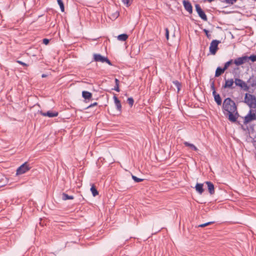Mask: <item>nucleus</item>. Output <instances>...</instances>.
I'll return each instance as SVG.
<instances>
[{
	"label": "nucleus",
	"instance_id": "f257e3e1",
	"mask_svg": "<svg viewBox=\"0 0 256 256\" xmlns=\"http://www.w3.org/2000/svg\"><path fill=\"white\" fill-rule=\"evenodd\" d=\"M222 107L223 109L228 112H234L237 110L235 102L230 98H226L224 100Z\"/></svg>",
	"mask_w": 256,
	"mask_h": 256
},
{
	"label": "nucleus",
	"instance_id": "f03ea898",
	"mask_svg": "<svg viewBox=\"0 0 256 256\" xmlns=\"http://www.w3.org/2000/svg\"><path fill=\"white\" fill-rule=\"evenodd\" d=\"M244 102L250 108H256V97L254 95L246 94Z\"/></svg>",
	"mask_w": 256,
	"mask_h": 256
},
{
	"label": "nucleus",
	"instance_id": "7ed1b4c3",
	"mask_svg": "<svg viewBox=\"0 0 256 256\" xmlns=\"http://www.w3.org/2000/svg\"><path fill=\"white\" fill-rule=\"evenodd\" d=\"M30 166L28 162L21 165L16 170V175H20L26 173L30 169Z\"/></svg>",
	"mask_w": 256,
	"mask_h": 256
},
{
	"label": "nucleus",
	"instance_id": "20e7f679",
	"mask_svg": "<svg viewBox=\"0 0 256 256\" xmlns=\"http://www.w3.org/2000/svg\"><path fill=\"white\" fill-rule=\"evenodd\" d=\"M220 42V40H213L210 46V52L212 54H215L218 50V44Z\"/></svg>",
	"mask_w": 256,
	"mask_h": 256
},
{
	"label": "nucleus",
	"instance_id": "39448f33",
	"mask_svg": "<svg viewBox=\"0 0 256 256\" xmlns=\"http://www.w3.org/2000/svg\"><path fill=\"white\" fill-rule=\"evenodd\" d=\"M94 58L96 62H106L109 65L112 66L111 62L107 58L100 55V54H94Z\"/></svg>",
	"mask_w": 256,
	"mask_h": 256
},
{
	"label": "nucleus",
	"instance_id": "423d86ee",
	"mask_svg": "<svg viewBox=\"0 0 256 256\" xmlns=\"http://www.w3.org/2000/svg\"><path fill=\"white\" fill-rule=\"evenodd\" d=\"M256 120V114L252 112V110H250L249 113L244 117V123L248 124L250 122Z\"/></svg>",
	"mask_w": 256,
	"mask_h": 256
},
{
	"label": "nucleus",
	"instance_id": "0eeeda50",
	"mask_svg": "<svg viewBox=\"0 0 256 256\" xmlns=\"http://www.w3.org/2000/svg\"><path fill=\"white\" fill-rule=\"evenodd\" d=\"M248 62V56H243L233 60L234 64L236 66L242 65Z\"/></svg>",
	"mask_w": 256,
	"mask_h": 256
},
{
	"label": "nucleus",
	"instance_id": "6e6552de",
	"mask_svg": "<svg viewBox=\"0 0 256 256\" xmlns=\"http://www.w3.org/2000/svg\"><path fill=\"white\" fill-rule=\"evenodd\" d=\"M234 83L236 86L240 87L244 90H248V86L247 84L240 79L236 78L234 80Z\"/></svg>",
	"mask_w": 256,
	"mask_h": 256
},
{
	"label": "nucleus",
	"instance_id": "1a4fd4ad",
	"mask_svg": "<svg viewBox=\"0 0 256 256\" xmlns=\"http://www.w3.org/2000/svg\"><path fill=\"white\" fill-rule=\"evenodd\" d=\"M196 9L198 16L204 20H207V17L199 4L196 5Z\"/></svg>",
	"mask_w": 256,
	"mask_h": 256
},
{
	"label": "nucleus",
	"instance_id": "9d476101",
	"mask_svg": "<svg viewBox=\"0 0 256 256\" xmlns=\"http://www.w3.org/2000/svg\"><path fill=\"white\" fill-rule=\"evenodd\" d=\"M40 114L44 116H48L50 118L56 117L58 116V112H52L51 111H48L46 112H40Z\"/></svg>",
	"mask_w": 256,
	"mask_h": 256
},
{
	"label": "nucleus",
	"instance_id": "9b49d317",
	"mask_svg": "<svg viewBox=\"0 0 256 256\" xmlns=\"http://www.w3.org/2000/svg\"><path fill=\"white\" fill-rule=\"evenodd\" d=\"M228 120L232 122H235L238 118V113L237 110L234 112H228Z\"/></svg>",
	"mask_w": 256,
	"mask_h": 256
},
{
	"label": "nucleus",
	"instance_id": "f8f14e48",
	"mask_svg": "<svg viewBox=\"0 0 256 256\" xmlns=\"http://www.w3.org/2000/svg\"><path fill=\"white\" fill-rule=\"evenodd\" d=\"M183 4L185 9L190 14H192V8L191 4L188 1L184 0Z\"/></svg>",
	"mask_w": 256,
	"mask_h": 256
},
{
	"label": "nucleus",
	"instance_id": "ddd939ff",
	"mask_svg": "<svg viewBox=\"0 0 256 256\" xmlns=\"http://www.w3.org/2000/svg\"><path fill=\"white\" fill-rule=\"evenodd\" d=\"M206 184L208 186V188L210 194H213L214 193V185L210 182H206Z\"/></svg>",
	"mask_w": 256,
	"mask_h": 256
},
{
	"label": "nucleus",
	"instance_id": "4468645a",
	"mask_svg": "<svg viewBox=\"0 0 256 256\" xmlns=\"http://www.w3.org/2000/svg\"><path fill=\"white\" fill-rule=\"evenodd\" d=\"M234 81L233 79L231 78L230 80L225 79V84L223 86L224 88H232V86L234 84Z\"/></svg>",
	"mask_w": 256,
	"mask_h": 256
},
{
	"label": "nucleus",
	"instance_id": "2eb2a0df",
	"mask_svg": "<svg viewBox=\"0 0 256 256\" xmlns=\"http://www.w3.org/2000/svg\"><path fill=\"white\" fill-rule=\"evenodd\" d=\"M114 100L117 110L119 111H120L122 109V106L120 101L116 96H114Z\"/></svg>",
	"mask_w": 256,
	"mask_h": 256
},
{
	"label": "nucleus",
	"instance_id": "dca6fc26",
	"mask_svg": "<svg viewBox=\"0 0 256 256\" xmlns=\"http://www.w3.org/2000/svg\"><path fill=\"white\" fill-rule=\"evenodd\" d=\"M82 96L86 100H90L92 97V94L87 91H83L82 92Z\"/></svg>",
	"mask_w": 256,
	"mask_h": 256
},
{
	"label": "nucleus",
	"instance_id": "f3484780",
	"mask_svg": "<svg viewBox=\"0 0 256 256\" xmlns=\"http://www.w3.org/2000/svg\"><path fill=\"white\" fill-rule=\"evenodd\" d=\"M196 190L200 194H202L204 192L203 184H197L196 186Z\"/></svg>",
	"mask_w": 256,
	"mask_h": 256
},
{
	"label": "nucleus",
	"instance_id": "a211bd4d",
	"mask_svg": "<svg viewBox=\"0 0 256 256\" xmlns=\"http://www.w3.org/2000/svg\"><path fill=\"white\" fill-rule=\"evenodd\" d=\"M226 70L224 68H220V67H218L216 71L215 76L218 77L220 76L222 74H223Z\"/></svg>",
	"mask_w": 256,
	"mask_h": 256
},
{
	"label": "nucleus",
	"instance_id": "6ab92c4d",
	"mask_svg": "<svg viewBox=\"0 0 256 256\" xmlns=\"http://www.w3.org/2000/svg\"><path fill=\"white\" fill-rule=\"evenodd\" d=\"M184 144L185 145V146L189 147L192 150L194 151H197L198 150V148L192 144H190L187 142H185Z\"/></svg>",
	"mask_w": 256,
	"mask_h": 256
},
{
	"label": "nucleus",
	"instance_id": "aec40b11",
	"mask_svg": "<svg viewBox=\"0 0 256 256\" xmlns=\"http://www.w3.org/2000/svg\"><path fill=\"white\" fill-rule=\"evenodd\" d=\"M128 38V36L126 34H122L118 36V39L120 41H125Z\"/></svg>",
	"mask_w": 256,
	"mask_h": 256
},
{
	"label": "nucleus",
	"instance_id": "412c9836",
	"mask_svg": "<svg viewBox=\"0 0 256 256\" xmlns=\"http://www.w3.org/2000/svg\"><path fill=\"white\" fill-rule=\"evenodd\" d=\"M62 199L64 200H72L74 199V196H68L66 193H62Z\"/></svg>",
	"mask_w": 256,
	"mask_h": 256
},
{
	"label": "nucleus",
	"instance_id": "4be33fe9",
	"mask_svg": "<svg viewBox=\"0 0 256 256\" xmlns=\"http://www.w3.org/2000/svg\"><path fill=\"white\" fill-rule=\"evenodd\" d=\"M90 191L92 192V194L94 196H96L98 195V192L96 190V186L94 185H92L90 188Z\"/></svg>",
	"mask_w": 256,
	"mask_h": 256
},
{
	"label": "nucleus",
	"instance_id": "5701e85b",
	"mask_svg": "<svg viewBox=\"0 0 256 256\" xmlns=\"http://www.w3.org/2000/svg\"><path fill=\"white\" fill-rule=\"evenodd\" d=\"M214 100L216 101V102L217 103V104L218 105H221L222 104V100H221V98L220 97V96L218 94L216 96H214Z\"/></svg>",
	"mask_w": 256,
	"mask_h": 256
},
{
	"label": "nucleus",
	"instance_id": "b1692460",
	"mask_svg": "<svg viewBox=\"0 0 256 256\" xmlns=\"http://www.w3.org/2000/svg\"><path fill=\"white\" fill-rule=\"evenodd\" d=\"M58 4L60 6V10L62 12H64V2L62 0H57Z\"/></svg>",
	"mask_w": 256,
	"mask_h": 256
},
{
	"label": "nucleus",
	"instance_id": "393cba45",
	"mask_svg": "<svg viewBox=\"0 0 256 256\" xmlns=\"http://www.w3.org/2000/svg\"><path fill=\"white\" fill-rule=\"evenodd\" d=\"M173 84L177 90V92H178L181 87L180 84L178 80L174 81Z\"/></svg>",
	"mask_w": 256,
	"mask_h": 256
},
{
	"label": "nucleus",
	"instance_id": "a878e982",
	"mask_svg": "<svg viewBox=\"0 0 256 256\" xmlns=\"http://www.w3.org/2000/svg\"><path fill=\"white\" fill-rule=\"evenodd\" d=\"M7 182V180L6 178L3 176L1 180H0V186H2L6 184Z\"/></svg>",
	"mask_w": 256,
	"mask_h": 256
},
{
	"label": "nucleus",
	"instance_id": "bb28decb",
	"mask_svg": "<svg viewBox=\"0 0 256 256\" xmlns=\"http://www.w3.org/2000/svg\"><path fill=\"white\" fill-rule=\"evenodd\" d=\"M232 64H234L233 60H230L225 64L224 66V69L226 70Z\"/></svg>",
	"mask_w": 256,
	"mask_h": 256
},
{
	"label": "nucleus",
	"instance_id": "cd10ccee",
	"mask_svg": "<svg viewBox=\"0 0 256 256\" xmlns=\"http://www.w3.org/2000/svg\"><path fill=\"white\" fill-rule=\"evenodd\" d=\"M115 82H116V86H114V88L115 90L117 91L118 92H120V88H119V80L117 79H115Z\"/></svg>",
	"mask_w": 256,
	"mask_h": 256
},
{
	"label": "nucleus",
	"instance_id": "c85d7f7f",
	"mask_svg": "<svg viewBox=\"0 0 256 256\" xmlns=\"http://www.w3.org/2000/svg\"><path fill=\"white\" fill-rule=\"evenodd\" d=\"M128 103L129 104L130 107H132L133 106L134 100L132 98H128L127 100Z\"/></svg>",
	"mask_w": 256,
	"mask_h": 256
},
{
	"label": "nucleus",
	"instance_id": "c756f323",
	"mask_svg": "<svg viewBox=\"0 0 256 256\" xmlns=\"http://www.w3.org/2000/svg\"><path fill=\"white\" fill-rule=\"evenodd\" d=\"M132 178L134 180V181L136 182H141L143 180V179L138 178L134 176H132Z\"/></svg>",
	"mask_w": 256,
	"mask_h": 256
},
{
	"label": "nucleus",
	"instance_id": "7c9ffc66",
	"mask_svg": "<svg viewBox=\"0 0 256 256\" xmlns=\"http://www.w3.org/2000/svg\"><path fill=\"white\" fill-rule=\"evenodd\" d=\"M250 60L252 62H256V55H251L248 56V60Z\"/></svg>",
	"mask_w": 256,
	"mask_h": 256
},
{
	"label": "nucleus",
	"instance_id": "2f4dec72",
	"mask_svg": "<svg viewBox=\"0 0 256 256\" xmlns=\"http://www.w3.org/2000/svg\"><path fill=\"white\" fill-rule=\"evenodd\" d=\"M213 223H214V222H206V223H205V224H200V225H199L198 226V227L204 228V227H205L206 226H209L210 224H213Z\"/></svg>",
	"mask_w": 256,
	"mask_h": 256
},
{
	"label": "nucleus",
	"instance_id": "473e14b6",
	"mask_svg": "<svg viewBox=\"0 0 256 256\" xmlns=\"http://www.w3.org/2000/svg\"><path fill=\"white\" fill-rule=\"evenodd\" d=\"M122 2L126 5V6H128L130 5V0H122Z\"/></svg>",
	"mask_w": 256,
	"mask_h": 256
},
{
	"label": "nucleus",
	"instance_id": "72a5a7b5",
	"mask_svg": "<svg viewBox=\"0 0 256 256\" xmlns=\"http://www.w3.org/2000/svg\"><path fill=\"white\" fill-rule=\"evenodd\" d=\"M237 0H225L226 3L228 4H233L236 2Z\"/></svg>",
	"mask_w": 256,
	"mask_h": 256
},
{
	"label": "nucleus",
	"instance_id": "f704fd0d",
	"mask_svg": "<svg viewBox=\"0 0 256 256\" xmlns=\"http://www.w3.org/2000/svg\"><path fill=\"white\" fill-rule=\"evenodd\" d=\"M203 30L205 32L208 38H210L211 36L210 34H208V30H206V29H204Z\"/></svg>",
	"mask_w": 256,
	"mask_h": 256
},
{
	"label": "nucleus",
	"instance_id": "c9c22d12",
	"mask_svg": "<svg viewBox=\"0 0 256 256\" xmlns=\"http://www.w3.org/2000/svg\"><path fill=\"white\" fill-rule=\"evenodd\" d=\"M166 30V36L167 40H168L169 38V31L168 28L165 29Z\"/></svg>",
	"mask_w": 256,
	"mask_h": 256
},
{
	"label": "nucleus",
	"instance_id": "e433bc0d",
	"mask_svg": "<svg viewBox=\"0 0 256 256\" xmlns=\"http://www.w3.org/2000/svg\"><path fill=\"white\" fill-rule=\"evenodd\" d=\"M212 88L213 90L212 94L214 96H216L218 94H216V92L215 90H214V84H212Z\"/></svg>",
	"mask_w": 256,
	"mask_h": 256
},
{
	"label": "nucleus",
	"instance_id": "4c0bfd02",
	"mask_svg": "<svg viewBox=\"0 0 256 256\" xmlns=\"http://www.w3.org/2000/svg\"><path fill=\"white\" fill-rule=\"evenodd\" d=\"M43 43L45 44H48L49 43V40L46 38H44L43 40Z\"/></svg>",
	"mask_w": 256,
	"mask_h": 256
},
{
	"label": "nucleus",
	"instance_id": "58836bf2",
	"mask_svg": "<svg viewBox=\"0 0 256 256\" xmlns=\"http://www.w3.org/2000/svg\"><path fill=\"white\" fill-rule=\"evenodd\" d=\"M17 62L18 64H20L22 65H23V66H27V64H25V63H24V62H22L21 61L18 60V61H17Z\"/></svg>",
	"mask_w": 256,
	"mask_h": 256
},
{
	"label": "nucleus",
	"instance_id": "ea45409f",
	"mask_svg": "<svg viewBox=\"0 0 256 256\" xmlns=\"http://www.w3.org/2000/svg\"><path fill=\"white\" fill-rule=\"evenodd\" d=\"M96 105H97V103L96 102H94L92 104L90 105L88 108H90V107H92V106H96Z\"/></svg>",
	"mask_w": 256,
	"mask_h": 256
},
{
	"label": "nucleus",
	"instance_id": "a19ab883",
	"mask_svg": "<svg viewBox=\"0 0 256 256\" xmlns=\"http://www.w3.org/2000/svg\"><path fill=\"white\" fill-rule=\"evenodd\" d=\"M46 76H47V75H46V74H42V78H46Z\"/></svg>",
	"mask_w": 256,
	"mask_h": 256
}]
</instances>
